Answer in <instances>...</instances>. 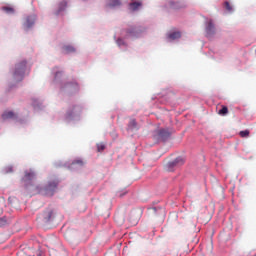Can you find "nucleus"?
<instances>
[{
    "label": "nucleus",
    "instance_id": "nucleus-6",
    "mask_svg": "<svg viewBox=\"0 0 256 256\" xmlns=\"http://www.w3.org/2000/svg\"><path fill=\"white\" fill-rule=\"evenodd\" d=\"M2 119L3 120H9V119L15 120V119H17V114H15L12 111H6V112H4V114H2Z\"/></svg>",
    "mask_w": 256,
    "mask_h": 256
},
{
    "label": "nucleus",
    "instance_id": "nucleus-11",
    "mask_svg": "<svg viewBox=\"0 0 256 256\" xmlns=\"http://www.w3.org/2000/svg\"><path fill=\"white\" fill-rule=\"evenodd\" d=\"M142 6L141 2H132L130 3V10L131 11H137L139 9V7Z\"/></svg>",
    "mask_w": 256,
    "mask_h": 256
},
{
    "label": "nucleus",
    "instance_id": "nucleus-2",
    "mask_svg": "<svg viewBox=\"0 0 256 256\" xmlns=\"http://www.w3.org/2000/svg\"><path fill=\"white\" fill-rule=\"evenodd\" d=\"M26 66H27V62L26 61H22L19 62L15 67L14 70L12 72V76H13V80L14 81H23L24 79V75H25V71H26Z\"/></svg>",
    "mask_w": 256,
    "mask_h": 256
},
{
    "label": "nucleus",
    "instance_id": "nucleus-15",
    "mask_svg": "<svg viewBox=\"0 0 256 256\" xmlns=\"http://www.w3.org/2000/svg\"><path fill=\"white\" fill-rule=\"evenodd\" d=\"M240 136H241L242 138H247V137H249V136H250V130L246 129V130L241 131V132H240Z\"/></svg>",
    "mask_w": 256,
    "mask_h": 256
},
{
    "label": "nucleus",
    "instance_id": "nucleus-4",
    "mask_svg": "<svg viewBox=\"0 0 256 256\" xmlns=\"http://www.w3.org/2000/svg\"><path fill=\"white\" fill-rule=\"evenodd\" d=\"M55 218V213L52 209H47L44 213L39 215V219L44 221V223H48Z\"/></svg>",
    "mask_w": 256,
    "mask_h": 256
},
{
    "label": "nucleus",
    "instance_id": "nucleus-12",
    "mask_svg": "<svg viewBox=\"0 0 256 256\" xmlns=\"http://www.w3.org/2000/svg\"><path fill=\"white\" fill-rule=\"evenodd\" d=\"M63 51L65 54H71L75 52V48L73 46L66 45L63 47Z\"/></svg>",
    "mask_w": 256,
    "mask_h": 256
},
{
    "label": "nucleus",
    "instance_id": "nucleus-13",
    "mask_svg": "<svg viewBox=\"0 0 256 256\" xmlns=\"http://www.w3.org/2000/svg\"><path fill=\"white\" fill-rule=\"evenodd\" d=\"M137 125H138L137 121H135V119H131L130 123L128 125V129L133 131V130L137 129Z\"/></svg>",
    "mask_w": 256,
    "mask_h": 256
},
{
    "label": "nucleus",
    "instance_id": "nucleus-23",
    "mask_svg": "<svg viewBox=\"0 0 256 256\" xmlns=\"http://www.w3.org/2000/svg\"><path fill=\"white\" fill-rule=\"evenodd\" d=\"M117 43H118V45H121V44H123V40L118 39Z\"/></svg>",
    "mask_w": 256,
    "mask_h": 256
},
{
    "label": "nucleus",
    "instance_id": "nucleus-5",
    "mask_svg": "<svg viewBox=\"0 0 256 256\" xmlns=\"http://www.w3.org/2000/svg\"><path fill=\"white\" fill-rule=\"evenodd\" d=\"M170 132L167 129H159L156 131V134H154V137H156L159 141H166L170 137Z\"/></svg>",
    "mask_w": 256,
    "mask_h": 256
},
{
    "label": "nucleus",
    "instance_id": "nucleus-10",
    "mask_svg": "<svg viewBox=\"0 0 256 256\" xmlns=\"http://www.w3.org/2000/svg\"><path fill=\"white\" fill-rule=\"evenodd\" d=\"M107 6L109 8H115V7L121 6V0H109L107 3Z\"/></svg>",
    "mask_w": 256,
    "mask_h": 256
},
{
    "label": "nucleus",
    "instance_id": "nucleus-18",
    "mask_svg": "<svg viewBox=\"0 0 256 256\" xmlns=\"http://www.w3.org/2000/svg\"><path fill=\"white\" fill-rule=\"evenodd\" d=\"M105 149L104 143L97 144V152H102Z\"/></svg>",
    "mask_w": 256,
    "mask_h": 256
},
{
    "label": "nucleus",
    "instance_id": "nucleus-7",
    "mask_svg": "<svg viewBox=\"0 0 256 256\" xmlns=\"http://www.w3.org/2000/svg\"><path fill=\"white\" fill-rule=\"evenodd\" d=\"M35 23V16H28L25 20L24 26L26 29H30Z\"/></svg>",
    "mask_w": 256,
    "mask_h": 256
},
{
    "label": "nucleus",
    "instance_id": "nucleus-20",
    "mask_svg": "<svg viewBox=\"0 0 256 256\" xmlns=\"http://www.w3.org/2000/svg\"><path fill=\"white\" fill-rule=\"evenodd\" d=\"M224 7L229 11L231 12L232 11V7L230 5V3L228 1L224 2Z\"/></svg>",
    "mask_w": 256,
    "mask_h": 256
},
{
    "label": "nucleus",
    "instance_id": "nucleus-1",
    "mask_svg": "<svg viewBox=\"0 0 256 256\" xmlns=\"http://www.w3.org/2000/svg\"><path fill=\"white\" fill-rule=\"evenodd\" d=\"M35 177H36V174L33 170H26L24 172L22 183L24 184L25 188L29 189L30 191L37 190V192L42 196L52 197L58 186L57 181L56 180L48 181L47 185L44 188H39L33 185V181Z\"/></svg>",
    "mask_w": 256,
    "mask_h": 256
},
{
    "label": "nucleus",
    "instance_id": "nucleus-8",
    "mask_svg": "<svg viewBox=\"0 0 256 256\" xmlns=\"http://www.w3.org/2000/svg\"><path fill=\"white\" fill-rule=\"evenodd\" d=\"M181 36H182L181 32L176 31L168 34L167 38L170 39L171 41H174V40L180 39Z\"/></svg>",
    "mask_w": 256,
    "mask_h": 256
},
{
    "label": "nucleus",
    "instance_id": "nucleus-9",
    "mask_svg": "<svg viewBox=\"0 0 256 256\" xmlns=\"http://www.w3.org/2000/svg\"><path fill=\"white\" fill-rule=\"evenodd\" d=\"M206 33L208 36H211L215 33V27H214L212 21L208 22V25L206 27Z\"/></svg>",
    "mask_w": 256,
    "mask_h": 256
},
{
    "label": "nucleus",
    "instance_id": "nucleus-22",
    "mask_svg": "<svg viewBox=\"0 0 256 256\" xmlns=\"http://www.w3.org/2000/svg\"><path fill=\"white\" fill-rule=\"evenodd\" d=\"M127 33L129 36H135V29L132 28L131 30H128Z\"/></svg>",
    "mask_w": 256,
    "mask_h": 256
},
{
    "label": "nucleus",
    "instance_id": "nucleus-21",
    "mask_svg": "<svg viewBox=\"0 0 256 256\" xmlns=\"http://www.w3.org/2000/svg\"><path fill=\"white\" fill-rule=\"evenodd\" d=\"M75 164L80 165V166H83V165H84V162H83L82 160H75V161L73 162V165H75Z\"/></svg>",
    "mask_w": 256,
    "mask_h": 256
},
{
    "label": "nucleus",
    "instance_id": "nucleus-24",
    "mask_svg": "<svg viewBox=\"0 0 256 256\" xmlns=\"http://www.w3.org/2000/svg\"><path fill=\"white\" fill-rule=\"evenodd\" d=\"M61 11L59 10V12H57V14H59Z\"/></svg>",
    "mask_w": 256,
    "mask_h": 256
},
{
    "label": "nucleus",
    "instance_id": "nucleus-16",
    "mask_svg": "<svg viewBox=\"0 0 256 256\" xmlns=\"http://www.w3.org/2000/svg\"><path fill=\"white\" fill-rule=\"evenodd\" d=\"M67 1H62L59 6V11H64L67 8Z\"/></svg>",
    "mask_w": 256,
    "mask_h": 256
},
{
    "label": "nucleus",
    "instance_id": "nucleus-3",
    "mask_svg": "<svg viewBox=\"0 0 256 256\" xmlns=\"http://www.w3.org/2000/svg\"><path fill=\"white\" fill-rule=\"evenodd\" d=\"M185 159L181 156L177 157L174 161L168 162L166 164V170L168 172H173L175 168L180 167L184 165Z\"/></svg>",
    "mask_w": 256,
    "mask_h": 256
},
{
    "label": "nucleus",
    "instance_id": "nucleus-14",
    "mask_svg": "<svg viewBox=\"0 0 256 256\" xmlns=\"http://www.w3.org/2000/svg\"><path fill=\"white\" fill-rule=\"evenodd\" d=\"M229 113L227 106H222L221 110H219L218 115L226 116Z\"/></svg>",
    "mask_w": 256,
    "mask_h": 256
},
{
    "label": "nucleus",
    "instance_id": "nucleus-19",
    "mask_svg": "<svg viewBox=\"0 0 256 256\" xmlns=\"http://www.w3.org/2000/svg\"><path fill=\"white\" fill-rule=\"evenodd\" d=\"M3 10H4L7 14H14V8L4 7Z\"/></svg>",
    "mask_w": 256,
    "mask_h": 256
},
{
    "label": "nucleus",
    "instance_id": "nucleus-17",
    "mask_svg": "<svg viewBox=\"0 0 256 256\" xmlns=\"http://www.w3.org/2000/svg\"><path fill=\"white\" fill-rule=\"evenodd\" d=\"M170 6L172 9H180L182 8V5L180 3L171 2Z\"/></svg>",
    "mask_w": 256,
    "mask_h": 256
}]
</instances>
